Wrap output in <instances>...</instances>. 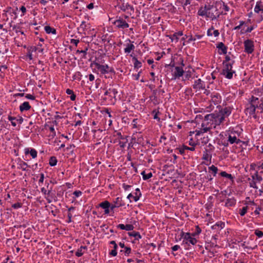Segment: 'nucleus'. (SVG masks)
Instances as JSON below:
<instances>
[{"instance_id":"f257e3e1","label":"nucleus","mask_w":263,"mask_h":263,"mask_svg":"<svg viewBox=\"0 0 263 263\" xmlns=\"http://www.w3.org/2000/svg\"><path fill=\"white\" fill-rule=\"evenodd\" d=\"M221 14L217 6L214 4L205 5L204 7H201L197 12L198 15L211 20L217 19Z\"/></svg>"},{"instance_id":"f03ea898","label":"nucleus","mask_w":263,"mask_h":263,"mask_svg":"<svg viewBox=\"0 0 263 263\" xmlns=\"http://www.w3.org/2000/svg\"><path fill=\"white\" fill-rule=\"evenodd\" d=\"M211 116V114L204 116L201 124V128L199 130H196L194 132L196 136H200L209 131L212 127H214V121H213V119H209L208 116Z\"/></svg>"},{"instance_id":"7ed1b4c3","label":"nucleus","mask_w":263,"mask_h":263,"mask_svg":"<svg viewBox=\"0 0 263 263\" xmlns=\"http://www.w3.org/2000/svg\"><path fill=\"white\" fill-rule=\"evenodd\" d=\"M180 236L183 239V243L185 244L195 245L197 242V240L194 237L195 236L193 235V233L181 232Z\"/></svg>"},{"instance_id":"20e7f679","label":"nucleus","mask_w":263,"mask_h":263,"mask_svg":"<svg viewBox=\"0 0 263 263\" xmlns=\"http://www.w3.org/2000/svg\"><path fill=\"white\" fill-rule=\"evenodd\" d=\"M209 119H213L214 121V128H215L217 125H219L223 122L224 119L218 111H215L211 114V116H208Z\"/></svg>"},{"instance_id":"39448f33","label":"nucleus","mask_w":263,"mask_h":263,"mask_svg":"<svg viewBox=\"0 0 263 263\" xmlns=\"http://www.w3.org/2000/svg\"><path fill=\"white\" fill-rule=\"evenodd\" d=\"M232 65L233 63L226 64L222 70V74L228 79H232L235 73V71L232 70Z\"/></svg>"},{"instance_id":"423d86ee","label":"nucleus","mask_w":263,"mask_h":263,"mask_svg":"<svg viewBox=\"0 0 263 263\" xmlns=\"http://www.w3.org/2000/svg\"><path fill=\"white\" fill-rule=\"evenodd\" d=\"M95 65L96 68L100 72L101 74H105L109 72H114L113 68L109 67L108 65H101L98 63H95Z\"/></svg>"},{"instance_id":"0eeeda50","label":"nucleus","mask_w":263,"mask_h":263,"mask_svg":"<svg viewBox=\"0 0 263 263\" xmlns=\"http://www.w3.org/2000/svg\"><path fill=\"white\" fill-rule=\"evenodd\" d=\"M245 51L248 53H252L254 50V42L251 40H246L244 41Z\"/></svg>"},{"instance_id":"6e6552de","label":"nucleus","mask_w":263,"mask_h":263,"mask_svg":"<svg viewBox=\"0 0 263 263\" xmlns=\"http://www.w3.org/2000/svg\"><path fill=\"white\" fill-rule=\"evenodd\" d=\"M249 103L251 104V105L254 106L256 109H260L261 112L263 110V103L260 102L259 99L257 97L252 96Z\"/></svg>"},{"instance_id":"1a4fd4ad","label":"nucleus","mask_w":263,"mask_h":263,"mask_svg":"<svg viewBox=\"0 0 263 263\" xmlns=\"http://www.w3.org/2000/svg\"><path fill=\"white\" fill-rule=\"evenodd\" d=\"M256 109V108L254 106L251 105V104L249 103L245 109L246 114L250 116H252L254 118H256L257 116L255 114Z\"/></svg>"},{"instance_id":"9d476101","label":"nucleus","mask_w":263,"mask_h":263,"mask_svg":"<svg viewBox=\"0 0 263 263\" xmlns=\"http://www.w3.org/2000/svg\"><path fill=\"white\" fill-rule=\"evenodd\" d=\"M113 24L118 28L125 29L129 27V24L122 18L115 21Z\"/></svg>"},{"instance_id":"9b49d317","label":"nucleus","mask_w":263,"mask_h":263,"mask_svg":"<svg viewBox=\"0 0 263 263\" xmlns=\"http://www.w3.org/2000/svg\"><path fill=\"white\" fill-rule=\"evenodd\" d=\"M193 88L196 89L197 91L200 90L205 89V85L204 82L201 81L200 79H199L195 81L194 84L193 85Z\"/></svg>"},{"instance_id":"f8f14e48","label":"nucleus","mask_w":263,"mask_h":263,"mask_svg":"<svg viewBox=\"0 0 263 263\" xmlns=\"http://www.w3.org/2000/svg\"><path fill=\"white\" fill-rule=\"evenodd\" d=\"M99 206L104 210V214L108 215L109 214L110 203L109 201L107 200L103 201L99 204Z\"/></svg>"},{"instance_id":"ddd939ff","label":"nucleus","mask_w":263,"mask_h":263,"mask_svg":"<svg viewBox=\"0 0 263 263\" xmlns=\"http://www.w3.org/2000/svg\"><path fill=\"white\" fill-rule=\"evenodd\" d=\"M9 121L11 122L12 126H16L17 123L22 124L23 122V118L22 117H19L18 118L9 116L8 117Z\"/></svg>"},{"instance_id":"4468645a","label":"nucleus","mask_w":263,"mask_h":263,"mask_svg":"<svg viewBox=\"0 0 263 263\" xmlns=\"http://www.w3.org/2000/svg\"><path fill=\"white\" fill-rule=\"evenodd\" d=\"M232 108L231 107H226L223 108H222L218 112L220 115L223 117V119H225L226 118L229 116L232 112Z\"/></svg>"},{"instance_id":"2eb2a0df","label":"nucleus","mask_w":263,"mask_h":263,"mask_svg":"<svg viewBox=\"0 0 263 263\" xmlns=\"http://www.w3.org/2000/svg\"><path fill=\"white\" fill-rule=\"evenodd\" d=\"M184 70L182 67L176 66L175 67L174 71L173 72V79H176L179 78L183 76Z\"/></svg>"},{"instance_id":"dca6fc26","label":"nucleus","mask_w":263,"mask_h":263,"mask_svg":"<svg viewBox=\"0 0 263 263\" xmlns=\"http://www.w3.org/2000/svg\"><path fill=\"white\" fill-rule=\"evenodd\" d=\"M90 29V24L86 23L85 21H82L80 25L79 29L82 31L83 33L86 34L85 31Z\"/></svg>"},{"instance_id":"f3484780","label":"nucleus","mask_w":263,"mask_h":263,"mask_svg":"<svg viewBox=\"0 0 263 263\" xmlns=\"http://www.w3.org/2000/svg\"><path fill=\"white\" fill-rule=\"evenodd\" d=\"M24 151L25 155L30 154L33 159L37 157V151L34 148H26Z\"/></svg>"},{"instance_id":"a211bd4d","label":"nucleus","mask_w":263,"mask_h":263,"mask_svg":"<svg viewBox=\"0 0 263 263\" xmlns=\"http://www.w3.org/2000/svg\"><path fill=\"white\" fill-rule=\"evenodd\" d=\"M228 141L231 144H239L241 142V140L238 139L235 135H233V134L230 135L228 137Z\"/></svg>"},{"instance_id":"6ab92c4d","label":"nucleus","mask_w":263,"mask_h":263,"mask_svg":"<svg viewBox=\"0 0 263 263\" xmlns=\"http://www.w3.org/2000/svg\"><path fill=\"white\" fill-rule=\"evenodd\" d=\"M217 48H218L219 50H221V52H219V54H226L227 53V47L224 45V44L222 42H220L217 46Z\"/></svg>"},{"instance_id":"aec40b11","label":"nucleus","mask_w":263,"mask_h":263,"mask_svg":"<svg viewBox=\"0 0 263 263\" xmlns=\"http://www.w3.org/2000/svg\"><path fill=\"white\" fill-rule=\"evenodd\" d=\"M31 108V106L29 105V102H24L20 106V110L21 112L27 111Z\"/></svg>"},{"instance_id":"412c9836","label":"nucleus","mask_w":263,"mask_h":263,"mask_svg":"<svg viewBox=\"0 0 263 263\" xmlns=\"http://www.w3.org/2000/svg\"><path fill=\"white\" fill-rule=\"evenodd\" d=\"M224 223L222 222H218L212 226V229L213 230H215L217 231H220L224 227Z\"/></svg>"},{"instance_id":"4be33fe9","label":"nucleus","mask_w":263,"mask_h":263,"mask_svg":"<svg viewBox=\"0 0 263 263\" xmlns=\"http://www.w3.org/2000/svg\"><path fill=\"white\" fill-rule=\"evenodd\" d=\"M87 248L86 246H81L76 251L75 254L78 257L82 256L85 253V250H86Z\"/></svg>"},{"instance_id":"5701e85b","label":"nucleus","mask_w":263,"mask_h":263,"mask_svg":"<svg viewBox=\"0 0 263 263\" xmlns=\"http://www.w3.org/2000/svg\"><path fill=\"white\" fill-rule=\"evenodd\" d=\"M183 35V33L182 31H179L178 32H176L173 34V35L170 36V39L171 40L172 42L175 40L176 42H178V37L181 36Z\"/></svg>"},{"instance_id":"b1692460","label":"nucleus","mask_w":263,"mask_h":263,"mask_svg":"<svg viewBox=\"0 0 263 263\" xmlns=\"http://www.w3.org/2000/svg\"><path fill=\"white\" fill-rule=\"evenodd\" d=\"M116 206L121 207L124 205V203L121 197H117L113 201Z\"/></svg>"},{"instance_id":"393cba45","label":"nucleus","mask_w":263,"mask_h":263,"mask_svg":"<svg viewBox=\"0 0 263 263\" xmlns=\"http://www.w3.org/2000/svg\"><path fill=\"white\" fill-rule=\"evenodd\" d=\"M219 175L222 177L226 178L230 180H231L232 182L234 181V177H233L231 174L227 173L226 172L222 171L221 172Z\"/></svg>"},{"instance_id":"a878e982","label":"nucleus","mask_w":263,"mask_h":263,"mask_svg":"<svg viewBox=\"0 0 263 263\" xmlns=\"http://www.w3.org/2000/svg\"><path fill=\"white\" fill-rule=\"evenodd\" d=\"M236 204V200L234 198H228L225 202V206L227 207L233 206Z\"/></svg>"},{"instance_id":"bb28decb","label":"nucleus","mask_w":263,"mask_h":263,"mask_svg":"<svg viewBox=\"0 0 263 263\" xmlns=\"http://www.w3.org/2000/svg\"><path fill=\"white\" fill-rule=\"evenodd\" d=\"M202 159L206 161H211L212 158V155L211 153L209 152L208 151L205 150L203 152Z\"/></svg>"},{"instance_id":"cd10ccee","label":"nucleus","mask_w":263,"mask_h":263,"mask_svg":"<svg viewBox=\"0 0 263 263\" xmlns=\"http://www.w3.org/2000/svg\"><path fill=\"white\" fill-rule=\"evenodd\" d=\"M135 46L133 44H127L126 48L124 49V52L126 53H129L132 50L135 49Z\"/></svg>"},{"instance_id":"c85d7f7f","label":"nucleus","mask_w":263,"mask_h":263,"mask_svg":"<svg viewBox=\"0 0 263 263\" xmlns=\"http://www.w3.org/2000/svg\"><path fill=\"white\" fill-rule=\"evenodd\" d=\"M262 5L263 4L261 1L257 2L254 8L255 12L259 13V11H261V9L262 8Z\"/></svg>"},{"instance_id":"c756f323","label":"nucleus","mask_w":263,"mask_h":263,"mask_svg":"<svg viewBox=\"0 0 263 263\" xmlns=\"http://www.w3.org/2000/svg\"><path fill=\"white\" fill-rule=\"evenodd\" d=\"M128 235L130 236L134 237L135 238V240H139L141 238V235L138 232L133 231V232L128 233Z\"/></svg>"},{"instance_id":"7c9ffc66","label":"nucleus","mask_w":263,"mask_h":263,"mask_svg":"<svg viewBox=\"0 0 263 263\" xmlns=\"http://www.w3.org/2000/svg\"><path fill=\"white\" fill-rule=\"evenodd\" d=\"M133 61H134V66L135 68H139L142 67L141 62L138 61L135 57L133 58Z\"/></svg>"},{"instance_id":"2f4dec72","label":"nucleus","mask_w":263,"mask_h":263,"mask_svg":"<svg viewBox=\"0 0 263 263\" xmlns=\"http://www.w3.org/2000/svg\"><path fill=\"white\" fill-rule=\"evenodd\" d=\"M109 91L110 92L109 97L116 99V95L118 93V91L117 89L113 87H111L109 88Z\"/></svg>"},{"instance_id":"473e14b6","label":"nucleus","mask_w":263,"mask_h":263,"mask_svg":"<svg viewBox=\"0 0 263 263\" xmlns=\"http://www.w3.org/2000/svg\"><path fill=\"white\" fill-rule=\"evenodd\" d=\"M66 92L67 95H70V99L71 101H74L76 100V96L74 94L72 90L70 89H67Z\"/></svg>"},{"instance_id":"72a5a7b5","label":"nucleus","mask_w":263,"mask_h":263,"mask_svg":"<svg viewBox=\"0 0 263 263\" xmlns=\"http://www.w3.org/2000/svg\"><path fill=\"white\" fill-rule=\"evenodd\" d=\"M44 29L46 31V32L48 34L52 33V34H55L56 31L54 28H51L49 26H46L44 27Z\"/></svg>"},{"instance_id":"f704fd0d","label":"nucleus","mask_w":263,"mask_h":263,"mask_svg":"<svg viewBox=\"0 0 263 263\" xmlns=\"http://www.w3.org/2000/svg\"><path fill=\"white\" fill-rule=\"evenodd\" d=\"M141 174L142 175L143 180H147L151 178L152 177V173L151 172L146 174L145 171L142 172Z\"/></svg>"},{"instance_id":"c9c22d12","label":"nucleus","mask_w":263,"mask_h":263,"mask_svg":"<svg viewBox=\"0 0 263 263\" xmlns=\"http://www.w3.org/2000/svg\"><path fill=\"white\" fill-rule=\"evenodd\" d=\"M57 163V160L55 157H51L50 158L49 164L51 166L56 165Z\"/></svg>"},{"instance_id":"e433bc0d","label":"nucleus","mask_w":263,"mask_h":263,"mask_svg":"<svg viewBox=\"0 0 263 263\" xmlns=\"http://www.w3.org/2000/svg\"><path fill=\"white\" fill-rule=\"evenodd\" d=\"M209 170L213 172L214 176H216L218 170L217 167L214 165H212L209 167Z\"/></svg>"},{"instance_id":"4c0bfd02","label":"nucleus","mask_w":263,"mask_h":263,"mask_svg":"<svg viewBox=\"0 0 263 263\" xmlns=\"http://www.w3.org/2000/svg\"><path fill=\"white\" fill-rule=\"evenodd\" d=\"M136 195L134 197H133V199L135 201H137L138 200H139V199L140 198V196H141V193L140 192V190L138 188H137L136 190Z\"/></svg>"},{"instance_id":"58836bf2","label":"nucleus","mask_w":263,"mask_h":263,"mask_svg":"<svg viewBox=\"0 0 263 263\" xmlns=\"http://www.w3.org/2000/svg\"><path fill=\"white\" fill-rule=\"evenodd\" d=\"M252 178H253V180H252V181L249 183L250 186V187H251L254 188V189H257V185H256V182L254 181V180H255V176H252Z\"/></svg>"},{"instance_id":"ea45409f","label":"nucleus","mask_w":263,"mask_h":263,"mask_svg":"<svg viewBox=\"0 0 263 263\" xmlns=\"http://www.w3.org/2000/svg\"><path fill=\"white\" fill-rule=\"evenodd\" d=\"M167 138L165 135L164 134L162 135L160 139V142L163 143L164 145H166L167 142H166Z\"/></svg>"},{"instance_id":"a19ab883","label":"nucleus","mask_w":263,"mask_h":263,"mask_svg":"<svg viewBox=\"0 0 263 263\" xmlns=\"http://www.w3.org/2000/svg\"><path fill=\"white\" fill-rule=\"evenodd\" d=\"M87 50H88V48H86L85 50H77V51H76V53H83V55L82 58H86V55L87 54Z\"/></svg>"},{"instance_id":"79ce46f5","label":"nucleus","mask_w":263,"mask_h":263,"mask_svg":"<svg viewBox=\"0 0 263 263\" xmlns=\"http://www.w3.org/2000/svg\"><path fill=\"white\" fill-rule=\"evenodd\" d=\"M247 209H248V207L247 206L243 207L240 210V213H239L240 216H244L246 214V213L247 212Z\"/></svg>"},{"instance_id":"37998d69","label":"nucleus","mask_w":263,"mask_h":263,"mask_svg":"<svg viewBox=\"0 0 263 263\" xmlns=\"http://www.w3.org/2000/svg\"><path fill=\"white\" fill-rule=\"evenodd\" d=\"M231 61V58L229 55H226L225 58V60L223 62V64L225 66L226 64L229 63H234V61Z\"/></svg>"},{"instance_id":"c03bdc74","label":"nucleus","mask_w":263,"mask_h":263,"mask_svg":"<svg viewBox=\"0 0 263 263\" xmlns=\"http://www.w3.org/2000/svg\"><path fill=\"white\" fill-rule=\"evenodd\" d=\"M254 233L259 238H261L263 236V232L259 230H256Z\"/></svg>"},{"instance_id":"a18cd8bd","label":"nucleus","mask_w":263,"mask_h":263,"mask_svg":"<svg viewBox=\"0 0 263 263\" xmlns=\"http://www.w3.org/2000/svg\"><path fill=\"white\" fill-rule=\"evenodd\" d=\"M214 147L210 143L206 146V148H205V150L208 151L210 153H211L214 150Z\"/></svg>"},{"instance_id":"49530a36","label":"nucleus","mask_w":263,"mask_h":263,"mask_svg":"<svg viewBox=\"0 0 263 263\" xmlns=\"http://www.w3.org/2000/svg\"><path fill=\"white\" fill-rule=\"evenodd\" d=\"M254 29V27L253 26L249 27L247 28V30L245 31H241V34H243L247 32H251Z\"/></svg>"},{"instance_id":"de8ad7c7","label":"nucleus","mask_w":263,"mask_h":263,"mask_svg":"<svg viewBox=\"0 0 263 263\" xmlns=\"http://www.w3.org/2000/svg\"><path fill=\"white\" fill-rule=\"evenodd\" d=\"M134 227L132 224H127L125 225V230L132 231L134 229Z\"/></svg>"},{"instance_id":"09e8293b","label":"nucleus","mask_w":263,"mask_h":263,"mask_svg":"<svg viewBox=\"0 0 263 263\" xmlns=\"http://www.w3.org/2000/svg\"><path fill=\"white\" fill-rule=\"evenodd\" d=\"M209 141V138L208 136L204 137L202 139H201V143L203 144H206L208 143Z\"/></svg>"},{"instance_id":"8fccbe9b","label":"nucleus","mask_w":263,"mask_h":263,"mask_svg":"<svg viewBox=\"0 0 263 263\" xmlns=\"http://www.w3.org/2000/svg\"><path fill=\"white\" fill-rule=\"evenodd\" d=\"M12 207L15 209H19L22 207V204L20 202H16L12 204Z\"/></svg>"},{"instance_id":"3c124183","label":"nucleus","mask_w":263,"mask_h":263,"mask_svg":"<svg viewBox=\"0 0 263 263\" xmlns=\"http://www.w3.org/2000/svg\"><path fill=\"white\" fill-rule=\"evenodd\" d=\"M196 232L193 233V235L195 236L196 235H199L201 232V229L198 226H196Z\"/></svg>"},{"instance_id":"603ef678","label":"nucleus","mask_w":263,"mask_h":263,"mask_svg":"<svg viewBox=\"0 0 263 263\" xmlns=\"http://www.w3.org/2000/svg\"><path fill=\"white\" fill-rule=\"evenodd\" d=\"M124 248H125V251H124L125 255L126 256H128L129 254L131 252V249H130V248L127 247H125Z\"/></svg>"},{"instance_id":"864d4df0","label":"nucleus","mask_w":263,"mask_h":263,"mask_svg":"<svg viewBox=\"0 0 263 263\" xmlns=\"http://www.w3.org/2000/svg\"><path fill=\"white\" fill-rule=\"evenodd\" d=\"M20 165H21V169L23 171H26V168L28 166L27 163L24 162H23L22 164H21Z\"/></svg>"},{"instance_id":"5fc2aeb1","label":"nucleus","mask_w":263,"mask_h":263,"mask_svg":"<svg viewBox=\"0 0 263 263\" xmlns=\"http://www.w3.org/2000/svg\"><path fill=\"white\" fill-rule=\"evenodd\" d=\"M25 98L29 100H34L35 99V97L31 94H26L25 95Z\"/></svg>"},{"instance_id":"6e6d98bb","label":"nucleus","mask_w":263,"mask_h":263,"mask_svg":"<svg viewBox=\"0 0 263 263\" xmlns=\"http://www.w3.org/2000/svg\"><path fill=\"white\" fill-rule=\"evenodd\" d=\"M245 24V22L243 21H240L239 22V25L238 26H237L236 27H234V30H238L241 27Z\"/></svg>"},{"instance_id":"4d7b16f0","label":"nucleus","mask_w":263,"mask_h":263,"mask_svg":"<svg viewBox=\"0 0 263 263\" xmlns=\"http://www.w3.org/2000/svg\"><path fill=\"white\" fill-rule=\"evenodd\" d=\"M214 30V28L212 27L211 28L209 29L207 31L208 36H212L213 35V30Z\"/></svg>"},{"instance_id":"13d9d810","label":"nucleus","mask_w":263,"mask_h":263,"mask_svg":"<svg viewBox=\"0 0 263 263\" xmlns=\"http://www.w3.org/2000/svg\"><path fill=\"white\" fill-rule=\"evenodd\" d=\"M130 9L132 10H134V8L133 6H130L129 4L126 3L125 5V8L122 9L124 11H125L126 9Z\"/></svg>"},{"instance_id":"bf43d9fd","label":"nucleus","mask_w":263,"mask_h":263,"mask_svg":"<svg viewBox=\"0 0 263 263\" xmlns=\"http://www.w3.org/2000/svg\"><path fill=\"white\" fill-rule=\"evenodd\" d=\"M13 30H15V32H16V33H18V32H20V33H21L22 34H24V32H23V31H21V30H19V28H18V27H16V26H13Z\"/></svg>"},{"instance_id":"052dcab7","label":"nucleus","mask_w":263,"mask_h":263,"mask_svg":"<svg viewBox=\"0 0 263 263\" xmlns=\"http://www.w3.org/2000/svg\"><path fill=\"white\" fill-rule=\"evenodd\" d=\"M127 140L125 141H120L119 143V145L120 147L124 148L126 146Z\"/></svg>"},{"instance_id":"680f3d73","label":"nucleus","mask_w":263,"mask_h":263,"mask_svg":"<svg viewBox=\"0 0 263 263\" xmlns=\"http://www.w3.org/2000/svg\"><path fill=\"white\" fill-rule=\"evenodd\" d=\"M73 195L76 197H78L82 195V192L79 191H76L73 192Z\"/></svg>"},{"instance_id":"e2e57ef3","label":"nucleus","mask_w":263,"mask_h":263,"mask_svg":"<svg viewBox=\"0 0 263 263\" xmlns=\"http://www.w3.org/2000/svg\"><path fill=\"white\" fill-rule=\"evenodd\" d=\"M70 43L71 44H73L75 45L76 46H77L78 44L79 43V40H76V39H71V41H70Z\"/></svg>"},{"instance_id":"0e129e2a","label":"nucleus","mask_w":263,"mask_h":263,"mask_svg":"<svg viewBox=\"0 0 263 263\" xmlns=\"http://www.w3.org/2000/svg\"><path fill=\"white\" fill-rule=\"evenodd\" d=\"M44 179V174L42 173L40 175V178L39 181V183L40 184V183H43Z\"/></svg>"},{"instance_id":"69168bd1","label":"nucleus","mask_w":263,"mask_h":263,"mask_svg":"<svg viewBox=\"0 0 263 263\" xmlns=\"http://www.w3.org/2000/svg\"><path fill=\"white\" fill-rule=\"evenodd\" d=\"M183 148L184 149H187V150H189L191 151H195V147H194V146L188 147L187 146H184Z\"/></svg>"},{"instance_id":"338daca9","label":"nucleus","mask_w":263,"mask_h":263,"mask_svg":"<svg viewBox=\"0 0 263 263\" xmlns=\"http://www.w3.org/2000/svg\"><path fill=\"white\" fill-rule=\"evenodd\" d=\"M223 9L226 12H228L230 10L229 7L224 2H223Z\"/></svg>"},{"instance_id":"774afa93","label":"nucleus","mask_w":263,"mask_h":263,"mask_svg":"<svg viewBox=\"0 0 263 263\" xmlns=\"http://www.w3.org/2000/svg\"><path fill=\"white\" fill-rule=\"evenodd\" d=\"M213 35H214V36L217 37L219 35V32L218 30H213Z\"/></svg>"}]
</instances>
